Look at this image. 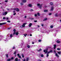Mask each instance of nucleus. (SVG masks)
I'll return each mask as SVG.
<instances>
[{
    "mask_svg": "<svg viewBox=\"0 0 61 61\" xmlns=\"http://www.w3.org/2000/svg\"><path fill=\"white\" fill-rule=\"evenodd\" d=\"M44 52L45 53V54H46L47 53V55H46V57H48V56H49V55H48V52H47V50H44Z\"/></svg>",
    "mask_w": 61,
    "mask_h": 61,
    "instance_id": "nucleus-1",
    "label": "nucleus"
},
{
    "mask_svg": "<svg viewBox=\"0 0 61 61\" xmlns=\"http://www.w3.org/2000/svg\"><path fill=\"white\" fill-rule=\"evenodd\" d=\"M13 10L14 11L15 10L16 11H17V12H19V9L17 8L14 9Z\"/></svg>",
    "mask_w": 61,
    "mask_h": 61,
    "instance_id": "nucleus-2",
    "label": "nucleus"
},
{
    "mask_svg": "<svg viewBox=\"0 0 61 61\" xmlns=\"http://www.w3.org/2000/svg\"><path fill=\"white\" fill-rule=\"evenodd\" d=\"M37 5L38 6L39 8L40 9H41L42 8V7L41 6V5L40 4H37Z\"/></svg>",
    "mask_w": 61,
    "mask_h": 61,
    "instance_id": "nucleus-3",
    "label": "nucleus"
},
{
    "mask_svg": "<svg viewBox=\"0 0 61 61\" xmlns=\"http://www.w3.org/2000/svg\"><path fill=\"white\" fill-rule=\"evenodd\" d=\"M7 12L6 11L3 12L2 13L3 15H7Z\"/></svg>",
    "mask_w": 61,
    "mask_h": 61,
    "instance_id": "nucleus-4",
    "label": "nucleus"
},
{
    "mask_svg": "<svg viewBox=\"0 0 61 61\" xmlns=\"http://www.w3.org/2000/svg\"><path fill=\"white\" fill-rule=\"evenodd\" d=\"M26 24H27V23H24L22 25V27H25V25H26Z\"/></svg>",
    "mask_w": 61,
    "mask_h": 61,
    "instance_id": "nucleus-5",
    "label": "nucleus"
},
{
    "mask_svg": "<svg viewBox=\"0 0 61 61\" xmlns=\"http://www.w3.org/2000/svg\"><path fill=\"white\" fill-rule=\"evenodd\" d=\"M6 24V22H4L3 23H0V25H2Z\"/></svg>",
    "mask_w": 61,
    "mask_h": 61,
    "instance_id": "nucleus-6",
    "label": "nucleus"
},
{
    "mask_svg": "<svg viewBox=\"0 0 61 61\" xmlns=\"http://www.w3.org/2000/svg\"><path fill=\"white\" fill-rule=\"evenodd\" d=\"M28 59H29V58L28 57H27L26 58V60H25V59H24V60H23V61H28Z\"/></svg>",
    "mask_w": 61,
    "mask_h": 61,
    "instance_id": "nucleus-7",
    "label": "nucleus"
},
{
    "mask_svg": "<svg viewBox=\"0 0 61 61\" xmlns=\"http://www.w3.org/2000/svg\"><path fill=\"white\" fill-rule=\"evenodd\" d=\"M54 10V7H52L51 8V11H53Z\"/></svg>",
    "mask_w": 61,
    "mask_h": 61,
    "instance_id": "nucleus-8",
    "label": "nucleus"
},
{
    "mask_svg": "<svg viewBox=\"0 0 61 61\" xmlns=\"http://www.w3.org/2000/svg\"><path fill=\"white\" fill-rule=\"evenodd\" d=\"M28 6H29V7H31L32 6V4H30L28 5Z\"/></svg>",
    "mask_w": 61,
    "mask_h": 61,
    "instance_id": "nucleus-9",
    "label": "nucleus"
},
{
    "mask_svg": "<svg viewBox=\"0 0 61 61\" xmlns=\"http://www.w3.org/2000/svg\"><path fill=\"white\" fill-rule=\"evenodd\" d=\"M17 56H18L20 58H21L22 59V58H21V56H20L19 55V54H17Z\"/></svg>",
    "mask_w": 61,
    "mask_h": 61,
    "instance_id": "nucleus-10",
    "label": "nucleus"
},
{
    "mask_svg": "<svg viewBox=\"0 0 61 61\" xmlns=\"http://www.w3.org/2000/svg\"><path fill=\"white\" fill-rule=\"evenodd\" d=\"M32 23H30V24L29 25H28L29 27H31V26H32Z\"/></svg>",
    "mask_w": 61,
    "mask_h": 61,
    "instance_id": "nucleus-11",
    "label": "nucleus"
},
{
    "mask_svg": "<svg viewBox=\"0 0 61 61\" xmlns=\"http://www.w3.org/2000/svg\"><path fill=\"white\" fill-rule=\"evenodd\" d=\"M46 20H47V18H46L44 19L43 20V21H46Z\"/></svg>",
    "mask_w": 61,
    "mask_h": 61,
    "instance_id": "nucleus-12",
    "label": "nucleus"
},
{
    "mask_svg": "<svg viewBox=\"0 0 61 61\" xmlns=\"http://www.w3.org/2000/svg\"><path fill=\"white\" fill-rule=\"evenodd\" d=\"M10 38H11V37H13V35L12 34H10Z\"/></svg>",
    "mask_w": 61,
    "mask_h": 61,
    "instance_id": "nucleus-13",
    "label": "nucleus"
},
{
    "mask_svg": "<svg viewBox=\"0 0 61 61\" xmlns=\"http://www.w3.org/2000/svg\"><path fill=\"white\" fill-rule=\"evenodd\" d=\"M53 52V51L52 50H51L50 51L48 52V53L49 54L50 53H52Z\"/></svg>",
    "mask_w": 61,
    "mask_h": 61,
    "instance_id": "nucleus-14",
    "label": "nucleus"
},
{
    "mask_svg": "<svg viewBox=\"0 0 61 61\" xmlns=\"http://www.w3.org/2000/svg\"><path fill=\"white\" fill-rule=\"evenodd\" d=\"M26 1V0H23L22 1V2L23 3H25Z\"/></svg>",
    "mask_w": 61,
    "mask_h": 61,
    "instance_id": "nucleus-15",
    "label": "nucleus"
},
{
    "mask_svg": "<svg viewBox=\"0 0 61 61\" xmlns=\"http://www.w3.org/2000/svg\"><path fill=\"white\" fill-rule=\"evenodd\" d=\"M24 36L25 37H26V36H27V34H23Z\"/></svg>",
    "mask_w": 61,
    "mask_h": 61,
    "instance_id": "nucleus-16",
    "label": "nucleus"
},
{
    "mask_svg": "<svg viewBox=\"0 0 61 61\" xmlns=\"http://www.w3.org/2000/svg\"><path fill=\"white\" fill-rule=\"evenodd\" d=\"M55 56H57V57H59V56H58V54H57V53L56 54Z\"/></svg>",
    "mask_w": 61,
    "mask_h": 61,
    "instance_id": "nucleus-17",
    "label": "nucleus"
},
{
    "mask_svg": "<svg viewBox=\"0 0 61 61\" xmlns=\"http://www.w3.org/2000/svg\"><path fill=\"white\" fill-rule=\"evenodd\" d=\"M56 42L57 43H59L60 42V41L58 40H57L56 41Z\"/></svg>",
    "mask_w": 61,
    "mask_h": 61,
    "instance_id": "nucleus-18",
    "label": "nucleus"
},
{
    "mask_svg": "<svg viewBox=\"0 0 61 61\" xmlns=\"http://www.w3.org/2000/svg\"><path fill=\"white\" fill-rule=\"evenodd\" d=\"M54 49H56V45H54Z\"/></svg>",
    "mask_w": 61,
    "mask_h": 61,
    "instance_id": "nucleus-19",
    "label": "nucleus"
},
{
    "mask_svg": "<svg viewBox=\"0 0 61 61\" xmlns=\"http://www.w3.org/2000/svg\"><path fill=\"white\" fill-rule=\"evenodd\" d=\"M18 34H19V33H18V32H17L16 33L15 35H18Z\"/></svg>",
    "mask_w": 61,
    "mask_h": 61,
    "instance_id": "nucleus-20",
    "label": "nucleus"
},
{
    "mask_svg": "<svg viewBox=\"0 0 61 61\" xmlns=\"http://www.w3.org/2000/svg\"><path fill=\"white\" fill-rule=\"evenodd\" d=\"M30 20H34V18H30Z\"/></svg>",
    "mask_w": 61,
    "mask_h": 61,
    "instance_id": "nucleus-21",
    "label": "nucleus"
},
{
    "mask_svg": "<svg viewBox=\"0 0 61 61\" xmlns=\"http://www.w3.org/2000/svg\"><path fill=\"white\" fill-rule=\"evenodd\" d=\"M50 27L51 28H53V26L52 25H51L50 26Z\"/></svg>",
    "mask_w": 61,
    "mask_h": 61,
    "instance_id": "nucleus-22",
    "label": "nucleus"
},
{
    "mask_svg": "<svg viewBox=\"0 0 61 61\" xmlns=\"http://www.w3.org/2000/svg\"><path fill=\"white\" fill-rule=\"evenodd\" d=\"M48 11V10H44V12H46Z\"/></svg>",
    "mask_w": 61,
    "mask_h": 61,
    "instance_id": "nucleus-23",
    "label": "nucleus"
},
{
    "mask_svg": "<svg viewBox=\"0 0 61 61\" xmlns=\"http://www.w3.org/2000/svg\"><path fill=\"white\" fill-rule=\"evenodd\" d=\"M27 47L28 48H30V45H28L27 46Z\"/></svg>",
    "mask_w": 61,
    "mask_h": 61,
    "instance_id": "nucleus-24",
    "label": "nucleus"
},
{
    "mask_svg": "<svg viewBox=\"0 0 61 61\" xmlns=\"http://www.w3.org/2000/svg\"><path fill=\"white\" fill-rule=\"evenodd\" d=\"M50 5H53V3L52 2H51L50 3Z\"/></svg>",
    "mask_w": 61,
    "mask_h": 61,
    "instance_id": "nucleus-25",
    "label": "nucleus"
},
{
    "mask_svg": "<svg viewBox=\"0 0 61 61\" xmlns=\"http://www.w3.org/2000/svg\"><path fill=\"white\" fill-rule=\"evenodd\" d=\"M15 60L16 61H18V58H16L15 59Z\"/></svg>",
    "mask_w": 61,
    "mask_h": 61,
    "instance_id": "nucleus-26",
    "label": "nucleus"
},
{
    "mask_svg": "<svg viewBox=\"0 0 61 61\" xmlns=\"http://www.w3.org/2000/svg\"><path fill=\"white\" fill-rule=\"evenodd\" d=\"M57 53H58V54H59V55H60V54H61V52L60 51L58 52Z\"/></svg>",
    "mask_w": 61,
    "mask_h": 61,
    "instance_id": "nucleus-27",
    "label": "nucleus"
},
{
    "mask_svg": "<svg viewBox=\"0 0 61 61\" xmlns=\"http://www.w3.org/2000/svg\"><path fill=\"white\" fill-rule=\"evenodd\" d=\"M11 61V59H9L7 60V61Z\"/></svg>",
    "mask_w": 61,
    "mask_h": 61,
    "instance_id": "nucleus-28",
    "label": "nucleus"
},
{
    "mask_svg": "<svg viewBox=\"0 0 61 61\" xmlns=\"http://www.w3.org/2000/svg\"><path fill=\"white\" fill-rule=\"evenodd\" d=\"M22 56L23 58H24V55L22 54Z\"/></svg>",
    "mask_w": 61,
    "mask_h": 61,
    "instance_id": "nucleus-29",
    "label": "nucleus"
},
{
    "mask_svg": "<svg viewBox=\"0 0 61 61\" xmlns=\"http://www.w3.org/2000/svg\"><path fill=\"white\" fill-rule=\"evenodd\" d=\"M18 51H16L15 52H14V54H16V52H18Z\"/></svg>",
    "mask_w": 61,
    "mask_h": 61,
    "instance_id": "nucleus-30",
    "label": "nucleus"
},
{
    "mask_svg": "<svg viewBox=\"0 0 61 61\" xmlns=\"http://www.w3.org/2000/svg\"><path fill=\"white\" fill-rule=\"evenodd\" d=\"M42 50V49H40L39 50H38V51H41Z\"/></svg>",
    "mask_w": 61,
    "mask_h": 61,
    "instance_id": "nucleus-31",
    "label": "nucleus"
},
{
    "mask_svg": "<svg viewBox=\"0 0 61 61\" xmlns=\"http://www.w3.org/2000/svg\"><path fill=\"white\" fill-rule=\"evenodd\" d=\"M15 33H16V32H14L13 34V35H15Z\"/></svg>",
    "mask_w": 61,
    "mask_h": 61,
    "instance_id": "nucleus-32",
    "label": "nucleus"
},
{
    "mask_svg": "<svg viewBox=\"0 0 61 61\" xmlns=\"http://www.w3.org/2000/svg\"><path fill=\"white\" fill-rule=\"evenodd\" d=\"M55 16H58V15H57V14L56 13V14L55 15Z\"/></svg>",
    "mask_w": 61,
    "mask_h": 61,
    "instance_id": "nucleus-33",
    "label": "nucleus"
},
{
    "mask_svg": "<svg viewBox=\"0 0 61 61\" xmlns=\"http://www.w3.org/2000/svg\"><path fill=\"white\" fill-rule=\"evenodd\" d=\"M6 18V20H8V19H9V18L8 17Z\"/></svg>",
    "mask_w": 61,
    "mask_h": 61,
    "instance_id": "nucleus-34",
    "label": "nucleus"
},
{
    "mask_svg": "<svg viewBox=\"0 0 61 61\" xmlns=\"http://www.w3.org/2000/svg\"><path fill=\"white\" fill-rule=\"evenodd\" d=\"M13 31L14 32H15V31H16V30H15V29H14V30H13Z\"/></svg>",
    "mask_w": 61,
    "mask_h": 61,
    "instance_id": "nucleus-35",
    "label": "nucleus"
},
{
    "mask_svg": "<svg viewBox=\"0 0 61 61\" xmlns=\"http://www.w3.org/2000/svg\"><path fill=\"white\" fill-rule=\"evenodd\" d=\"M57 49L58 50H60V48H57Z\"/></svg>",
    "mask_w": 61,
    "mask_h": 61,
    "instance_id": "nucleus-36",
    "label": "nucleus"
},
{
    "mask_svg": "<svg viewBox=\"0 0 61 61\" xmlns=\"http://www.w3.org/2000/svg\"><path fill=\"white\" fill-rule=\"evenodd\" d=\"M38 41L39 42H41V40H38Z\"/></svg>",
    "mask_w": 61,
    "mask_h": 61,
    "instance_id": "nucleus-37",
    "label": "nucleus"
},
{
    "mask_svg": "<svg viewBox=\"0 0 61 61\" xmlns=\"http://www.w3.org/2000/svg\"><path fill=\"white\" fill-rule=\"evenodd\" d=\"M6 18H5V17H3V19H6Z\"/></svg>",
    "mask_w": 61,
    "mask_h": 61,
    "instance_id": "nucleus-38",
    "label": "nucleus"
},
{
    "mask_svg": "<svg viewBox=\"0 0 61 61\" xmlns=\"http://www.w3.org/2000/svg\"><path fill=\"white\" fill-rule=\"evenodd\" d=\"M52 15V13H49V15Z\"/></svg>",
    "mask_w": 61,
    "mask_h": 61,
    "instance_id": "nucleus-39",
    "label": "nucleus"
},
{
    "mask_svg": "<svg viewBox=\"0 0 61 61\" xmlns=\"http://www.w3.org/2000/svg\"><path fill=\"white\" fill-rule=\"evenodd\" d=\"M7 22H8V23H10V21L9 20H8L7 21Z\"/></svg>",
    "mask_w": 61,
    "mask_h": 61,
    "instance_id": "nucleus-40",
    "label": "nucleus"
},
{
    "mask_svg": "<svg viewBox=\"0 0 61 61\" xmlns=\"http://www.w3.org/2000/svg\"><path fill=\"white\" fill-rule=\"evenodd\" d=\"M37 15H38V16H39L40 15V14H39V13H37Z\"/></svg>",
    "mask_w": 61,
    "mask_h": 61,
    "instance_id": "nucleus-41",
    "label": "nucleus"
},
{
    "mask_svg": "<svg viewBox=\"0 0 61 61\" xmlns=\"http://www.w3.org/2000/svg\"><path fill=\"white\" fill-rule=\"evenodd\" d=\"M13 59H14V58L13 57H12L11 59H10V60L11 59H12V60H13Z\"/></svg>",
    "mask_w": 61,
    "mask_h": 61,
    "instance_id": "nucleus-42",
    "label": "nucleus"
},
{
    "mask_svg": "<svg viewBox=\"0 0 61 61\" xmlns=\"http://www.w3.org/2000/svg\"><path fill=\"white\" fill-rule=\"evenodd\" d=\"M41 57H43L44 56L42 54L41 55Z\"/></svg>",
    "mask_w": 61,
    "mask_h": 61,
    "instance_id": "nucleus-43",
    "label": "nucleus"
},
{
    "mask_svg": "<svg viewBox=\"0 0 61 61\" xmlns=\"http://www.w3.org/2000/svg\"><path fill=\"white\" fill-rule=\"evenodd\" d=\"M6 57H8V54H6Z\"/></svg>",
    "mask_w": 61,
    "mask_h": 61,
    "instance_id": "nucleus-44",
    "label": "nucleus"
},
{
    "mask_svg": "<svg viewBox=\"0 0 61 61\" xmlns=\"http://www.w3.org/2000/svg\"><path fill=\"white\" fill-rule=\"evenodd\" d=\"M20 5H23V3H20Z\"/></svg>",
    "mask_w": 61,
    "mask_h": 61,
    "instance_id": "nucleus-45",
    "label": "nucleus"
},
{
    "mask_svg": "<svg viewBox=\"0 0 61 61\" xmlns=\"http://www.w3.org/2000/svg\"><path fill=\"white\" fill-rule=\"evenodd\" d=\"M8 1V0H5V2H7Z\"/></svg>",
    "mask_w": 61,
    "mask_h": 61,
    "instance_id": "nucleus-46",
    "label": "nucleus"
},
{
    "mask_svg": "<svg viewBox=\"0 0 61 61\" xmlns=\"http://www.w3.org/2000/svg\"><path fill=\"white\" fill-rule=\"evenodd\" d=\"M34 22H37V20H35L34 21Z\"/></svg>",
    "mask_w": 61,
    "mask_h": 61,
    "instance_id": "nucleus-47",
    "label": "nucleus"
},
{
    "mask_svg": "<svg viewBox=\"0 0 61 61\" xmlns=\"http://www.w3.org/2000/svg\"><path fill=\"white\" fill-rule=\"evenodd\" d=\"M35 43V42H32V44H34V43Z\"/></svg>",
    "mask_w": 61,
    "mask_h": 61,
    "instance_id": "nucleus-48",
    "label": "nucleus"
},
{
    "mask_svg": "<svg viewBox=\"0 0 61 61\" xmlns=\"http://www.w3.org/2000/svg\"><path fill=\"white\" fill-rule=\"evenodd\" d=\"M35 16H37V15L36 14H35Z\"/></svg>",
    "mask_w": 61,
    "mask_h": 61,
    "instance_id": "nucleus-49",
    "label": "nucleus"
},
{
    "mask_svg": "<svg viewBox=\"0 0 61 61\" xmlns=\"http://www.w3.org/2000/svg\"><path fill=\"white\" fill-rule=\"evenodd\" d=\"M16 15V13H14L13 14V15Z\"/></svg>",
    "mask_w": 61,
    "mask_h": 61,
    "instance_id": "nucleus-50",
    "label": "nucleus"
},
{
    "mask_svg": "<svg viewBox=\"0 0 61 61\" xmlns=\"http://www.w3.org/2000/svg\"><path fill=\"white\" fill-rule=\"evenodd\" d=\"M30 11H33V10L31 9L30 10Z\"/></svg>",
    "mask_w": 61,
    "mask_h": 61,
    "instance_id": "nucleus-51",
    "label": "nucleus"
},
{
    "mask_svg": "<svg viewBox=\"0 0 61 61\" xmlns=\"http://www.w3.org/2000/svg\"><path fill=\"white\" fill-rule=\"evenodd\" d=\"M24 17L25 18H26V16H25Z\"/></svg>",
    "mask_w": 61,
    "mask_h": 61,
    "instance_id": "nucleus-52",
    "label": "nucleus"
},
{
    "mask_svg": "<svg viewBox=\"0 0 61 61\" xmlns=\"http://www.w3.org/2000/svg\"><path fill=\"white\" fill-rule=\"evenodd\" d=\"M54 52L55 53H56V51H54Z\"/></svg>",
    "mask_w": 61,
    "mask_h": 61,
    "instance_id": "nucleus-53",
    "label": "nucleus"
},
{
    "mask_svg": "<svg viewBox=\"0 0 61 61\" xmlns=\"http://www.w3.org/2000/svg\"><path fill=\"white\" fill-rule=\"evenodd\" d=\"M41 25V26H44V25H43V24H42Z\"/></svg>",
    "mask_w": 61,
    "mask_h": 61,
    "instance_id": "nucleus-54",
    "label": "nucleus"
},
{
    "mask_svg": "<svg viewBox=\"0 0 61 61\" xmlns=\"http://www.w3.org/2000/svg\"><path fill=\"white\" fill-rule=\"evenodd\" d=\"M15 47H13V49H15Z\"/></svg>",
    "mask_w": 61,
    "mask_h": 61,
    "instance_id": "nucleus-55",
    "label": "nucleus"
},
{
    "mask_svg": "<svg viewBox=\"0 0 61 61\" xmlns=\"http://www.w3.org/2000/svg\"><path fill=\"white\" fill-rule=\"evenodd\" d=\"M54 36H56V34H55V35H54Z\"/></svg>",
    "mask_w": 61,
    "mask_h": 61,
    "instance_id": "nucleus-56",
    "label": "nucleus"
},
{
    "mask_svg": "<svg viewBox=\"0 0 61 61\" xmlns=\"http://www.w3.org/2000/svg\"><path fill=\"white\" fill-rule=\"evenodd\" d=\"M37 26H38V27H40V26L39 25H37Z\"/></svg>",
    "mask_w": 61,
    "mask_h": 61,
    "instance_id": "nucleus-57",
    "label": "nucleus"
},
{
    "mask_svg": "<svg viewBox=\"0 0 61 61\" xmlns=\"http://www.w3.org/2000/svg\"><path fill=\"white\" fill-rule=\"evenodd\" d=\"M30 36H32V34H30Z\"/></svg>",
    "mask_w": 61,
    "mask_h": 61,
    "instance_id": "nucleus-58",
    "label": "nucleus"
},
{
    "mask_svg": "<svg viewBox=\"0 0 61 61\" xmlns=\"http://www.w3.org/2000/svg\"><path fill=\"white\" fill-rule=\"evenodd\" d=\"M15 11H13V13H15Z\"/></svg>",
    "mask_w": 61,
    "mask_h": 61,
    "instance_id": "nucleus-59",
    "label": "nucleus"
},
{
    "mask_svg": "<svg viewBox=\"0 0 61 61\" xmlns=\"http://www.w3.org/2000/svg\"><path fill=\"white\" fill-rule=\"evenodd\" d=\"M10 28H8V29H10Z\"/></svg>",
    "mask_w": 61,
    "mask_h": 61,
    "instance_id": "nucleus-60",
    "label": "nucleus"
},
{
    "mask_svg": "<svg viewBox=\"0 0 61 61\" xmlns=\"http://www.w3.org/2000/svg\"><path fill=\"white\" fill-rule=\"evenodd\" d=\"M18 60H19V61H20L21 60H20V59H19Z\"/></svg>",
    "mask_w": 61,
    "mask_h": 61,
    "instance_id": "nucleus-61",
    "label": "nucleus"
},
{
    "mask_svg": "<svg viewBox=\"0 0 61 61\" xmlns=\"http://www.w3.org/2000/svg\"><path fill=\"white\" fill-rule=\"evenodd\" d=\"M39 61H41V60H39Z\"/></svg>",
    "mask_w": 61,
    "mask_h": 61,
    "instance_id": "nucleus-62",
    "label": "nucleus"
},
{
    "mask_svg": "<svg viewBox=\"0 0 61 61\" xmlns=\"http://www.w3.org/2000/svg\"><path fill=\"white\" fill-rule=\"evenodd\" d=\"M15 56H16V55H15Z\"/></svg>",
    "mask_w": 61,
    "mask_h": 61,
    "instance_id": "nucleus-63",
    "label": "nucleus"
},
{
    "mask_svg": "<svg viewBox=\"0 0 61 61\" xmlns=\"http://www.w3.org/2000/svg\"><path fill=\"white\" fill-rule=\"evenodd\" d=\"M60 22H61V20H60Z\"/></svg>",
    "mask_w": 61,
    "mask_h": 61,
    "instance_id": "nucleus-64",
    "label": "nucleus"
}]
</instances>
